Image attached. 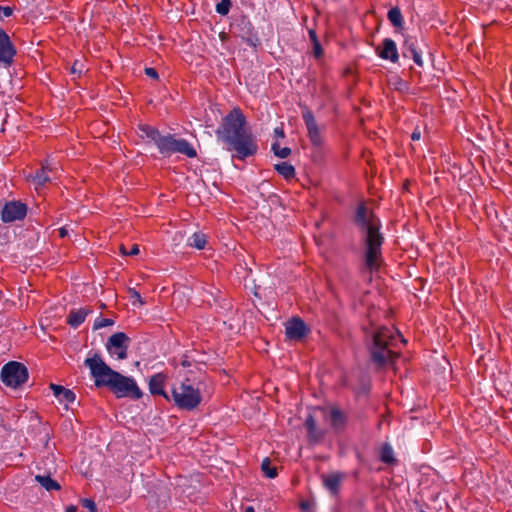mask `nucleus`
<instances>
[{
	"label": "nucleus",
	"mask_w": 512,
	"mask_h": 512,
	"mask_svg": "<svg viewBox=\"0 0 512 512\" xmlns=\"http://www.w3.org/2000/svg\"><path fill=\"white\" fill-rule=\"evenodd\" d=\"M354 223L362 234L365 268L370 273L378 271L383 263L382 244L384 242L380 232V220L365 203H360L356 208Z\"/></svg>",
	"instance_id": "1"
},
{
	"label": "nucleus",
	"mask_w": 512,
	"mask_h": 512,
	"mask_svg": "<svg viewBox=\"0 0 512 512\" xmlns=\"http://www.w3.org/2000/svg\"><path fill=\"white\" fill-rule=\"evenodd\" d=\"M218 138L228 146L229 151H235L238 159L253 156L258 145L251 129L247 126L244 114L240 109H233L217 129Z\"/></svg>",
	"instance_id": "2"
},
{
	"label": "nucleus",
	"mask_w": 512,
	"mask_h": 512,
	"mask_svg": "<svg viewBox=\"0 0 512 512\" xmlns=\"http://www.w3.org/2000/svg\"><path fill=\"white\" fill-rule=\"evenodd\" d=\"M90 369L96 387H108L118 398L140 399L143 395L134 379L126 377L111 369L99 354H94L84 361Z\"/></svg>",
	"instance_id": "3"
},
{
	"label": "nucleus",
	"mask_w": 512,
	"mask_h": 512,
	"mask_svg": "<svg viewBox=\"0 0 512 512\" xmlns=\"http://www.w3.org/2000/svg\"><path fill=\"white\" fill-rule=\"evenodd\" d=\"M399 342L405 343L394 328L381 327L373 335L372 360L378 365L392 363L399 356Z\"/></svg>",
	"instance_id": "4"
},
{
	"label": "nucleus",
	"mask_w": 512,
	"mask_h": 512,
	"mask_svg": "<svg viewBox=\"0 0 512 512\" xmlns=\"http://www.w3.org/2000/svg\"><path fill=\"white\" fill-rule=\"evenodd\" d=\"M172 399L180 409L191 411L201 403L202 396L198 388L183 382L172 389Z\"/></svg>",
	"instance_id": "5"
},
{
	"label": "nucleus",
	"mask_w": 512,
	"mask_h": 512,
	"mask_svg": "<svg viewBox=\"0 0 512 512\" xmlns=\"http://www.w3.org/2000/svg\"><path fill=\"white\" fill-rule=\"evenodd\" d=\"M157 148L163 155L181 153L189 158L196 157V150L185 139H176L173 135H160L156 143Z\"/></svg>",
	"instance_id": "6"
},
{
	"label": "nucleus",
	"mask_w": 512,
	"mask_h": 512,
	"mask_svg": "<svg viewBox=\"0 0 512 512\" xmlns=\"http://www.w3.org/2000/svg\"><path fill=\"white\" fill-rule=\"evenodd\" d=\"M1 379L9 387L17 388L28 379V370L22 363L11 361L1 370Z\"/></svg>",
	"instance_id": "7"
},
{
	"label": "nucleus",
	"mask_w": 512,
	"mask_h": 512,
	"mask_svg": "<svg viewBox=\"0 0 512 512\" xmlns=\"http://www.w3.org/2000/svg\"><path fill=\"white\" fill-rule=\"evenodd\" d=\"M326 423L335 432H342L347 424V413L336 405H330L322 409Z\"/></svg>",
	"instance_id": "8"
},
{
	"label": "nucleus",
	"mask_w": 512,
	"mask_h": 512,
	"mask_svg": "<svg viewBox=\"0 0 512 512\" xmlns=\"http://www.w3.org/2000/svg\"><path fill=\"white\" fill-rule=\"evenodd\" d=\"M130 343L129 337L123 332H117L110 336L106 344L107 349L115 353L118 359H125L127 357V349Z\"/></svg>",
	"instance_id": "9"
},
{
	"label": "nucleus",
	"mask_w": 512,
	"mask_h": 512,
	"mask_svg": "<svg viewBox=\"0 0 512 512\" xmlns=\"http://www.w3.org/2000/svg\"><path fill=\"white\" fill-rule=\"evenodd\" d=\"M27 213V207L20 201L7 202L2 210V220L5 223L22 220Z\"/></svg>",
	"instance_id": "10"
},
{
	"label": "nucleus",
	"mask_w": 512,
	"mask_h": 512,
	"mask_svg": "<svg viewBox=\"0 0 512 512\" xmlns=\"http://www.w3.org/2000/svg\"><path fill=\"white\" fill-rule=\"evenodd\" d=\"M16 50L8 36V34L0 28V63L5 66L11 65Z\"/></svg>",
	"instance_id": "11"
},
{
	"label": "nucleus",
	"mask_w": 512,
	"mask_h": 512,
	"mask_svg": "<svg viewBox=\"0 0 512 512\" xmlns=\"http://www.w3.org/2000/svg\"><path fill=\"white\" fill-rule=\"evenodd\" d=\"M377 54L384 60H390L393 63L398 62L399 54L394 40L385 38L382 45L377 48Z\"/></svg>",
	"instance_id": "12"
},
{
	"label": "nucleus",
	"mask_w": 512,
	"mask_h": 512,
	"mask_svg": "<svg viewBox=\"0 0 512 512\" xmlns=\"http://www.w3.org/2000/svg\"><path fill=\"white\" fill-rule=\"evenodd\" d=\"M286 336L290 340H301L307 332L305 323L300 318H292L286 323Z\"/></svg>",
	"instance_id": "13"
},
{
	"label": "nucleus",
	"mask_w": 512,
	"mask_h": 512,
	"mask_svg": "<svg viewBox=\"0 0 512 512\" xmlns=\"http://www.w3.org/2000/svg\"><path fill=\"white\" fill-rule=\"evenodd\" d=\"M302 117L307 126L308 134H309L311 141L315 145L320 144V133H319L317 125H316L315 117L313 116L311 110L308 109L307 107H303L302 108Z\"/></svg>",
	"instance_id": "14"
},
{
	"label": "nucleus",
	"mask_w": 512,
	"mask_h": 512,
	"mask_svg": "<svg viewBox=\"0 0 512 512\" xmlns=\"http://www.w3.org/2000/svg\"><path fill=\"white\" fill-rule=\"evenodd\" d=\"M166 381V375L163 373H157L150 378L149 390L153 395H161L167 400H170L167 393L164 391V384Z\"/></svg>",
	"instance_id": "15"
},
{
	"label": "nucleus",
	"mask_w": 512,
	"mask_h": 512,
	"mask_svg": "<svg viewBox=\"0 0 512 512\" xmlns=\"http://www.w3.org/2000/svg\"><path fill=\"white\" fill-rule=\"evenodd\" d=\"M56 170L57 169L51 163L45 161L41 169L33 176V182L37 186H43L46 182L51 180L48 173H56Z\"/></svg>",
	"instance_id": "16"
},
{
	"label": "nucleus",
	"mask_w": 512,
	"mask_h": 512,
	"mask_svg": "<svg viewBox=\"0 0 512 512\" xmlns=\"http://www.w3.org/2000/svg\"><path fill=\"white\" fill-rule=\"evenodd\" d=\"M91 312L92 310L90 308L71 310L67 317V323L72 327H78L84 322L86 316Z\"/></svg>",
	"instance_id": "17"
},
{
	"label": "nucleus",
	"mask_w": 512,
	"mask_h": 512,
	"mask_svg": "<svg viewBox=\"0 0 512 512\" xmlns=\"http://www.w3.org/2000/svg\"><path fill=\"white\" fill-rule=\"evenodd\" d=\"M342 480H343L342 474L333 473L324 479V485H325L326 489L329 490L332 495H337L340 490Z\"/></svg>",
	"instance_id": "18"
},
{
	"label": "nucleus",
	"mask_w": 512,
	"mask_h": 512,
	"mask_svg": "<svg viewBox=\"0 0 512 512\" xmlns=\"http://www.w3.org/2000/svg\"><path fill=\"white\" fill-rule=\"evenodd\" d=\"M305 426L308 431V438L310 443L317 444L320 438L319 432L316 428V422L312 415L306 418Z\"/></svg>",
	"instance_id": "19"
},
{
	"label": "nucleus",
	"mask_w": 512,
	"mask_h": 512,
	"mask_svg": "<svg viewBox=\"0 0 512 512\" xmlns=\"http://www.w3.org/2000/svg\"><path fill=\"white\" fill-rule=\"evenodd\" d=\"M139 132L142 138H148L155 144L157 143V140L161 135L157 129L146 124L139 125Z\"/></svg>",
	"instance_id": "20"
},
{
	"label": "nucleus",
	"mask_w": 512,
	"mask_h": 512,
	"mask_svg": "<svg viewBox=\"0 0 512 512\" xmlns=\"http://www.w3.org/2000/svg\"><path fill=\"white\" fill-rule=\"evenodd\" d=\"M380 460L383 463L392 465L396 463V458L394 457V451L390 444L385 443L382 445L380 450Z\"/></svg>",
	"instance_id": "21"
},
{
	"label": "nucleus",
	"mask_w": 512,
	"mask_h": 512,
	"mask_svg": "<svg viewBox=\"0 0 512 512\" xmlns=\"http://www.w3.org/2000/svg\"><path fill=\"white\" fill-rule=\"evenodd\" d=\"M274 167L286 180L292 179L295 176V168L287 162L276 164Z\"/></svg>",
	"instance_id": "22"
},
{
	"label": "nucleus",
	"mask_w": 512,
	"mask_h": 512,
	"mask_svg": "<svg viewBox=\"0 0 512 512\" xmlns=\"http://www.w3.org/2000/svg\"><path fill=\"white\" fill-rule=\"evenodd\" d=\"M415 43H416V41L414 39L407 38L405 40L404 46L411 52L413 61L417 65L422 66V64H423L422 57H421V54L417 51Z\"/></svg>",
	"instance_id": "23"
},
{
	"label": "nucleus",
	"mask_w": 512,
	"mask_h": 512,
	"mask_svg": "<svg viewBox=\"0 0 512 512\" xmlns=\"http://www.w3.org/2000/svg\"><path fill=\"white\" fill-rule=\"evenodd\" d=\"M388 20L393 26L400 28L403 25V16L401 10L398 7L391 8L387 13Z\"/></svg>",
	"instance_id": "24"
},
{
	"label": "nucleus",
	"mask_w": 512,
	"mask_h": 512,
	"mask_svg": "<svg viewBox=\"0 0 512 512\" xmlns=\"http://www.w3.org/2000/svg\"><path fill=\"white\" fill-rule=\"evenodd\" d=\"M188 243L191 247L203 249L207 243V237L201 232H196L189 238Z\"/></svg>",
	"instance_id": "25"
},
{
	"label": "nucleus",
	"mask_w": 512,
	"mask_h": 512,
	"mask_svg": "<svg viewBox=\"0 0 512 512\" xmlns=\"http://www.w3.org/2000/svg\"><path fill=\"white\" fill-rule=\"evenodd\" d=\"M35 479L38 483H40L48 491L60 489V485L55 480H53L50 476L37 475L35 477Z\"/></svg>",
	"instance_id": "26"
},
{
	"label": "nucleus",
	"mask_w": 512,
	"mask_h": 512,
	"mask_svg": "<svg viewBox=\"0 0 512 512\" xmlns=\"http://www.w3.org/2000/svg\"><path fill=\"white\" fill-rule=\"evenodd\" d=\"M261 469L263 473L269 478H275L277 476V468L271 466V461L269 458H265L262 461Z\"/></svg>",
	"instance_id": "27"
},
{
	"label": "nucleus",
	"mask_w": 512,
	"mask_h": 512,
	"mask_svg": "<svg viewBox=\"0 0 512 512\" xmlns=\"http://www.w3.org/2000/svg\"><path fill=\"white\" fill-rule=\"evenodd\" d=\"M274 154L279 158H287L291 154V149L288 147H281L278 141H275L271 146Z\"/></svg>",
	"instance_id": "28"
},
{
	"label": "nucleus",
	"mask_w": 512,
	"mask_h": 512,
	"mask_svg": "<svg viewBox=\"0 0 512 512\" xmlns=\"http://www.w3.org/2000/svg\"><path fill=\"white\" fill-rule=\"evenodd\" d=\"M309 36L313 42V54L315 58H320V43L317 38V31L314 28L309 29Z\"/></svg>",
	"instance_id": "29"
},
{
	"label": "nucleus",
	"mask_w": 512,
	"mask_h": 512,
	"mask_svg": "<svg viewBox=\"0 0 512 512\" xmlns=\"http://www.w3.org/2000/svg\"><path fill=\"white\" fill-rule=\"evenodd\" d=\"M230 7V0H221L216 6V11L221 15H226L229 12Z\"/></svg>",
	"instance_id": "30"
},
{
	"label": "nucleus",
	"mask_w": 512,
	"mask_h": 512,
	"mask_svg": "<svg viewBox=\"0 0 512 512\" xmlns=\"http://www.w3.org/2000/svg\"><path fill=\"white\" fill-rule=\"evenodd\" d=\"M114 321L109 318H97L94 322L93 328L95 330L101 329L103 327L112 326Z\"/></svg>",
	"instance_id": "31"
},
{
	"label": "nucleus",
	"mask_w": 512,
	"mask_h": 512,
	"mask_svg": "<svg viewBox=\"0 0 512 512\" xmlns=\"http://www.w3.org/2000/svg\"><path fill=\"white\" fill-rule=\"evenodd\" d=\"M315 508H316L315 499L303 500L300 502V509L302 512H313Z\"/></svg>",
	"instance_id": "32"
},
{
	"label": "nucleus",
	"mask_w": 512,
	"mask_h": 512,
	"mask_svg": "<svg viewBox=\"0 0 512 512\" xmlns=\"http://www.w3.org/2000/svg\"><path fill=\"white\" fill-rule=\"evenodd\" d=\"M58 400L60 402L71 403L75 400V393L72 390L65 388Z\"/></svg>",
	"instance_id": "33"
},
{
	"label": "nucleus",
	"mask_w": 512,
	"mask_h": 512,
	"mask_svg": "<svg viewBox=\"0 0 512 512\" xmlns=\"http://www.w3.org/2000/svg\"><path fill=\"white\" fill-rule=\"evenodd\" d=\"M128 293L130 295V298L133 299V304L139 303L140 305H143L145 303L139 292L136 291L134 288H129Z\"/></svg>",
	"instance_id": "34"
},
{
	"label": "nucleus",
	"mask_w": 512,
	"mask_h": 512,
	"mask_svg": "<svg viewBox=\"0 0 512 512\" xmlns=\"http://www.w3.org/2000/svg\"><path fill=\"white\" fill-rule=\"evenodd\" d=\"M84 69V65L81 61H75L73 66L71 67V73L72 74H78L80 75Z\"/></svg>",
	"instance_id": "35"
},
{
	"label": "nucleus",
	"mask_w": 512,
	"mask_h": 512,
	"mask_svg": "<svg viewBox=\"0 0 512 512\" xmlns=\"http://www.w3.org/2000/svg\"><path fill=\"white\" fill-rule=\"evenodd\" d=\"M81 503L82 506L87 508L90 512H96V505L93 500L83 499Z\"/></svg>",
	"instance_id": "36"
},
{
	"label": "nucleus",
	"mask_w": 512,
	"mask_h": 512,
	"mask_svg": "<svg viewBox=\"0 0 512 512\" xmlns=\"http://www.w3.org/2000/svg\"><path fill=\"white\" fill-rule=\"evenodd\" d=\"M50 388H51V390L53 391V394H54L57 398H59V397H60V395L62 394V391H64V390H65V387L60 386V385H57V384H53V383H51V384H50Z\"/></svg>",
	"instance_id": "37"
},
{
	"label": "nucleus",
	"mask_w": 512,
	"mask_h": 512,
	"mask_svg": "<svg viewBox=\"0 0 512 512\" xmlns=\"http://www.w3.org/2000/svg\"><path fill=\"white\" fill-rule=\"evenodd\" d=\"M145 74L153 79H157L158 78V73L157 71L154 69V68H146L145 69Z\"/></svg>",
	"instance_id": "38"
},
{
	"label": "nucleus",
	"mask_w": 512,
	"mask_h": 512,
	"mask_svg": "<svg viewBox=\"0 0 512 512\" xmlns=\"http://www.w3.org/2000/svg\"><path fill=\"white\" fill-rule=\"evenodd\" d=\"M420 138H421V131H420V129H419V128H416V129L412 132V134H411V139H412L413 141H418V140H420Z\"/></svg>",
	"instance_id": "39"
},
{
	"label": "nucleus",
	"mask_w": 512,
	"mask_h": 512,
	"mask_svg": "<svg viewBox=\"0 0 512 512\" xmlns=\"http://www.w3.org/2000/svg\"><path fill=\"white\" fill-rule=\"evenodd\" d=\"M0 11H2V12H3V15H4L5 17H9V16H11V15H12V12H13V10H12V8H11V7H0Z\"/></svg>",
	"instance_id": "40"
},
{
	"label": "nucleus",
	"mask_w": 512,
	"mask_h": 512,
	"mask_svg": "<svg viewBox=\"0 0 512 512\" xmlns=\"http://www.w3.org/2000/svg\"><path fill=\"white\" fill-rule=\"evenodd\" d=\"M274 134L277 138H284L285 137V134H284V131L281 127H277L274 129Z\"/></svg>",
	"instance_id": "41"
},
{
	"label": "nucleus",
	"mask_w": 512,
	"mask_h": 512,
	"mask_svg": "<svg viewBox=\"0 0 512 512\" xmlns=\"http://www.w3.org/2000/svg\"><path fill=\"white\" fill-rule=\"evenodd\" d=\"M138 253H139V247L137 244H134L131 247L130 251H128V255H130V256L137 255Z\"/></svg>",
	"instance_id": "42"
},
{
	"label": "nucleus",
	"mask_w": 512,
	"mask_h": 512,
	"mask_svg": "<svg viewBox=\"0 0 512 512\" xmlns=\"http://www.w3.org/2000/svg\"><path fill=\"white\" fill-rule=\"evenodd\" d=\"M181 365L183 367H189L191 366V362L189 361L188 357L187 356H184L183 359L181 360Z\"/></svg>",
	"instance_id": "43"
},
{
	"label": "nucleus",
	"mask_w": 512,
	"mask_h": 512,
	"mask_svg": "<svg viewBox=\"0 0 512 512\" xmlns=\"http://www.w3.org/2000/svg\"><path fill=\"white\" fill-rule=\"evenodd\" d=\"M67 234H68V231H67V229H66L65 227H63V228H60V229H59V236H60L61 238L66 237V236H67Z\"/></svg>",
	"instance_id": "44"
},
{
	"label": "nucleus",
	"mask_w": 512,
	"mask_h": 512,
	"mask_svg": "<svg viewBox=\"0 0 512 512\" xmlns=\"http://www.w3.org/2000/svg\"><path fill=\"white\" fill-rule=\"evenodd\" d=\"M66 512H77V507L69 506V507H67Z\"/></svg>",
	"instance_id": "45"
},
{
	"label": "nucleus",
	"mask_w": 512,
	"mask_h": 512,
	"mask_svg": "<svg viewBox=\"0 0 512 512\" xmlns=\"http://www.w3.org/2000/svg\"><path fill=\"white\" fill-rule=\"evenodd\" d=\"M120 251L123 255H128V251L126 250L125 246L124 245H121L120 246Z\"/></svg>",
	"instance_id": "46"
},
{
	"label": "nucleus",
	"mask_w": 512,
	"mask_h": 512,
	"mask_svg": "<svg viewBox=\"0 0 512 512\" xmlns=\"http://www.w3.org/2000/svg\"><path fill=\"white\" fill-rule=\"evenodd\" d=\"M245 512H254V508L251 506L246 507Z\"/></svg>",
	"instance_id": "47"
}]
</instances>
